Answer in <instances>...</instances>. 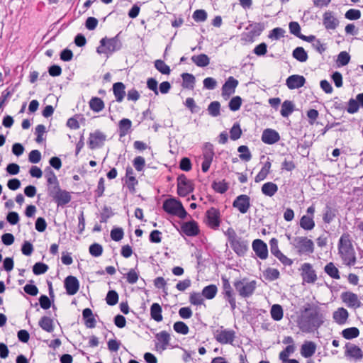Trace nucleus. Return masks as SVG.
Here are the masks:
<instances>
[{
	"mask_svg": "<svg viewBox=\"0 0 363 363\" xmlns=\"http://www.w3.org/2000/svg\"><path fill=\"white\" fill-rule=\"evenodd\" d=\"M324 319L318 306L307 303L298 318L297 325L303 333H310L318 330L324 323Z\"/></svg>",
	"mask_w": 363,
	"mask_h": 363,
	"instance_id": "f257e3e1",
	"label": "nucleus"
},
{
	"mask_svg": "<svg viewBox=\"0 0 363 363\" xmlns=\"http://www.w3.org/2000/svg\"><path fill=\"white\" fill-rule=\"evenodd\" d=\"M352 240L349 233H344L338 242V253L344 264L353 266L357 262L356 253L352 245Z\"/></svg>",
	"mask_w": 363,
	"mask_h": 363,
	"instance_id": "f03ea898",
	"label": "nucleus"
},
{
	"mask_svg": "<svg viewBox=\"0 0 363 363\" xmlns=\"http://www.w3.org/2000/svg\"><path fill=\"white\" fill-rule=\"evenodd\" d=\"M290 240V244L296 250L299 255H310L314 252V243L307 237L297 236L291 238V235H286Z\"/></svg>",
	"mask_w": 363,
	"mask_h": 363,
	"instance_id": "7ed1b4c3",
	"label": "nucleus"
},
{
	"mask_svg": "<svg viewBox=\"0 0 363 363\" xmlns=\"http://www.w3.org/2000/svg\"><path fill=\"white\" fill-rule=\"evenodd\" d=\"M233 286L241 298H248L254 294L257 289V281L255 280L250 281L246 277L241 279H238L233 281Z\"/></svg>",
	"mask_w": 363,
	"mask_h": 363,
	"instance_id": "20e7f679",
	"label": "nucleus"
},
{
	"mask_svg": "<svg viewBox=\"0 0 363 363\" xmlns=\"http://www.w3.org/2000/svg\"><path fill=\"white\" fill-rule=\"evenodd\" d=\"M221 296L224 301L229 304L231 311L233 312L237 308L236 294L230 284L229 279L225 275L221 276Z\"/></svg>",
	"mask_w": 363,
	"mask_h": 363,
	"instance_id": "39448f33",
	"label": "nucleus"
},
{
	"mask_svg": "<svg viewBox=\"0 0 363 363\" xmlns=\"http://www.w3.org/2000/svg\"><path fill=\"white\" fill-rule=\"evenodd\" d=\"M162 208L166 213L182 219H184L187 216V212L182 202L176 199H166L163 203Z\"/></svg>",
	"mask_w": 363,
	"mask_h": 363,
	"instance_id": "423d86ee",
	"label": "nucleus"
},
{
	"mask_svg": "<svg viewBox=\"0 0 363 363\" xmlns=\"http://www.w3.org/2000/svg\"><path fill=\"white\" fill-rule=\"evenodd\" d=\"M194 191L193 181L187 179L184 174L179 175L177 177V194L181 197H185Z\"/></svg>",
	"mask_w": 363,
	"mask_h": 363,
	"instance_id": "0eeeda50",
	"label": "nucleus"
},
{
	"mask_svg": "<svg viewBox=\"0 0 363 363\" xmlns=\"http://www.w3.org/2000/svg\"><path fill=\"white\" fill-rule=\"evenodd\" d=\"M206 224L212 230H218L221 223L220 211L218 208L211 207L205 214Z\"/></svg>",
	"mask_w": 363,
	"mask_h": 363,
	"instance_id": "6e6552de",
	"label": "nucleus"
},
{
	"mask_svg": "<svg viewBox=\"0 0 363 363\" xmlns=\"http://www.w3.org/2000/svg\"><path fill=\"white\" fill-rule=\"evenodd\" d=\"M214 155L215 153L213 144L209 142L205 143L203 147V160L201 164V169L203 172H207L209 170Z\"/></svg>",
	"mask_w": 363,
	"mask_h": 363,
	"instance_id": "1a4fd4ad",
	"label": "nucleus"
},
{
	"mask_svg": "<svg viewBox=\"0 0 363 363\" xmlns=\"http://www.w3.org/2000/svg\"><path fill=\"white\" fill-rule=\"evenodd\" d=\"M214 337L222 345L233 344L235 338V332L233 330L223 329L221 326L220 329L215 331Z\"/></svg>",
	"mask_w": 363,
	"mask_h": 363,
	"instance_id": "9d476101",
	"label": "nucleus"
},
{
	"mask_svg": "<svg viewBox=\"0 0 363 363\" xmlns=\"http://www.w3.org/2000/svg\"><path fill=\"white\" fill-rule=\"evenodd\" d=\"M264 29V25L263 23H250L246 28V30L248 31L242 33V39L246 41L252 42L256 37L261 35Z\"/></svg>",
	"mask_w": 363,
	"mask_h": 363,
	"instance_id": "9b49d317",
	"label": "nucleus"
},
{
	"mask_svg": "<svg viewBox=\"0 0 363 363\" xmlns=\"http://www.w3.org/2000/svg\"><path fill=\"white\" fill-rule=\"evenodd\" d=\"M345 356L347 359L357 362L363 358V352L359 346L347 342L345 345Z\"/></svg>",
	"mask_w": 363,
	"mask_h": 363,
	"instance_id": "f8f14e48",
	"label": "nucleus"
},
{
	"mask_svg": "<svg viewBox=\"0 0 363 363\" xmlns=\"http://www.w3.org/2000/svg\"><path fill=\"white\" fill-rule=\"evenodd\" d=\"M179 233L189 237H195L200 233L198 223L194 220L184 222L180 227Z\"/></svg>",
	"mask_w": 363,
	"mask_h": 363,
	"instance_id": "ddd939ff",
	"label": "nucleus"
},
{
	"mask_svg": "<svg viewBox=\"0 0 363 363\" xmlns=\"http://www.w3.org/2000/svg\"><path fill=\"white\" fill-rule=\"evenodd\" d=\"M301 275L303 281L311 284L314 283L317 280L316 272L313 269L311 264L303 263L301 265Z\"/></svg>",
	"mask_w": 363,
	"mask_h": 363,
	"instance_id": "4468645a",
	"label": "nucleus"
},
{
	"mask_svg": "<svg viewBox=\"0 0 363 363\" xmlns=\"http://www.w3.org/2000/svg\"><path fill=\"white\" fill-rule=\"evenodd\" d=\"M250 206V198L246 194L237 196L233 202V206L243 214L248 211Z\"/></svg>",
	"mask_w": 363,
	"mask_h": 363,
	"instance_id": "2eb2a0df",
	"label": "nucleus"
},
{
	"mask_svg": "<svg viewBox=\"0 0 363 363\" xmlns=\"http://www.w3.org/2000/svg\"><path fill=\"white\" fill-rule=\"evenodd\" d=\"M230 245L235 253L240 257L244 256L249 248L248 241L241 237H238Z\"/></svg>",
	"mask_w": 363,
	"mask_h": 363,
	"instance_id": "dca6fc26",
	"label": "nucleus"
},
{
	"mask_svg": "<svg viewBox=\"0 0 363 363\" xmlns=\"http://www.w3.org/2000/svg\"><path fill=\"white\" fill-rule=\"evenodd\" d=\"M97 52L106 58L111 56L113 52V38H102L100 45L97 48Z\"/></svg>",
	"mask_w": 363,
	"mask_h": 363,
	"instance_id": "f3484780",
	"label": "nucleus"
},
{
	"mask_svg": "<svg viewBox=\"0 0 363 363\" xmlns=\"http://www.w3.org/2000/svg\"><path fill=\"white\" fill-rule=\"evenodd\" d=\"M252 250L255 255L261 259H266L268 257V248L267 244L260 239H256L252 244Z\"/></svg>",
	"mask_w": 363,
	"mask_h": 363,
	"instance_id": "a211bd4d",
	"label": "nucleus"
},
{
	"mask_svg": "<svg viewBox=\"0 0 363 363\" xmlns=\"http://www.w3.org/2000/svg\"><path fill=\"white\" fill-rule=\"evenodd\" d=\"M261 139L264 143L272 145L279 141L280 135L277 130L267 128L263 130Z\"/></svg>",
	"mask_w": 363,
	"mask_h": 363,
	"instance_id": "6ab92c4d",
	"label": "nucleus"
},
{
	"mask_svg": "<svg viewBox=\"0 0 363 363\" xmlns=\"http://www.w3.org/2000/svg\"><path fill=\"white\" fill-rule=\"evenodd\" d=\"M64 284L66 292L68 295H74L79 291V282L75 277L68 276L66 277L64 281Z\"/></svg>",
	"mask_w": 363,
	"mask_h": 363,
	"instance_id": "aec40b11",
	"label": "nucleus"
},
{
	"mask_svg": "<svg viewBox=\"0 0 363 363\" xmlns=\"http://www.w3.org/2000/svg\"><path fill=\"white\" fill-rule=\"evenodd\" d=\"M306 79L302 75L293 74L289 76L286 80V85L289 89H299L304 86Z\"/></svg>",
	"mask_w": 363,
	"mask_h": 363,
	"instance_id": "412c9836",
	"label": "nucleus"
},
{
	"mask_svg": "<svg viewBox=\"0 0 363 363\" xmlns=\"http://www.w3.org/2000/svg\"><path fill=\"white\" fill-rule=\"evenodd\" d=\"M238 85V81L233 77H229L222 86V96H230L235 91Z\"/></svg>",
	"mask_w": 363,
	"mask_h": 363,
	"instance_id": "4be33fe9",
	"label": "nucleus"
},
{
	"mask_svg": "<svg viewBox=\"0 0 363 363\" xmlns=\"http://www.w3.org/2000/svg\"><path fill=\"white\" fill-rule=\"evenodd\" d=\"M106 140V135L99 131L91 133L89 138V146L91 149L101 147Z\"/></svg>",
	"mask_w": 363,
	"mask_h": 363,
	"instance_id": "5701e85b",
	"label": "nucleus"
},
{
	"mask_svg": "<svg viewBox=\"0 0 363 363\" xmlns=\"http://www.w3.org/2000/svg\"><path fill=\"white\" fill-rule=\"evenodd\" d=\"M341 298L349 307L358 308L360 306L357 295L352 292H343L341 294Z\"/></svg>",
	"mask_w": 363,
	"mask_h": 363,
	"instance_id": "b1692460",
	"label": "nucleus"
},
{
	"mask_svg": "<svg viewBox=\"0 0 363 363\" xmlns=\"http://www.w3.org/2000/svg\"><path fill=\"white\" fill-rule=\"evenodd\" d=\"M323 23L327 30H335L339 25V21L334 17L331 11H326L323 14Z\"/></svg>",
	"mask_w": 363,
	"mask_h": 363,
	"instance_id": "393cba45",
	"label": "nucleus"
},
{
	"mask_svg": "<svg viewBox=\"0 0 363 363\" xmlns=\"http://www.w3.org/2000/svg\"><path fill=\"white\" fill-rule=\"evenodd\" d=\"M316 351V345L313 341H305L301 345V354L305 358L312 357Z\"/></svg>",
	"mask_w": 363,
	"mask_h": 363,
	"instance_id": "a878e982",
	"label": "nucleus"
},
{
	"mask_svg": "<svg viewBox=\"0 0 363 363\" xmlns=\"http://www.w3.org/2000/svg\"><path fill=\"white\" fill-rule=\"evenodd\" d=\"M132 122L128 118H123L118 122V135L120 138L124 137L132 130Z\"/></svg>",
	"mask_w": 363,
	"mask_h": 363,
	"instance_id": "bb28decb",
	"label": "nucleus"
},
{
	"mask_svg": "<svg viewBox=\"0 0 363 363\" xmlns=\"http://www.w3.org/2000/svg\"><path fill=\"white\" fill-rule=\"evenodd\" d=\"M349 313L344 308H339L333 314V318L335 323L338 325H344L346 323Z\"/></svg>",
	"mask_w": 363,
	"mask_h": 363,
	"instance_id": "cd10ccee",
	"label": "nucleus"
},
{
	"mask_svg": "<svg viewBox=\"0 0 363 363\" xmlns=\"http://www.w3.org/2000/svg\"><path fill=\"white\" fill-rule=\"evenodd\" d=\"M181 77L182 78V86L184 89H194L196 83L195 77L189 73H182Z\"/></svg>",
	"mask_w": 363,
	"mask_h": 363,
	"instance_id": "c85d7f7f",
	"label": "nucleus"
},
{
	"mask_svg": "<svg viewBox=\"0 0 363 363\" xmlns=\"http://www.w3.org/2000/svg\"><path fill=\"white\" fill-rule=\"evenodd\" d=\"M71 196L66 190H61L53 199L58 206H63L71 201Z\"/></svg>",
	"mask_w": 363,
	"mask_h": 363,
	"instance_id": "c756f323",
	"label": "nucleus"
},
{
	"mask_svg": "<svg viewBox=\"0 0 363 363\" xmlns=\"http://www.w3.org/2000/svg\"><path fill=\"white\" fill-rule=\"evenodd\" d=\"M82 316L84 320V324L86 328H92L95 327L96 320L93 316L92 311L86 308L82 311Z\"/></svg>",
	"mask_w": 363,
	"mask_h": 363,
	"instance_id": "7c9ffc66",
	"label": "nucleus"
},
{
	"mask_svg": "<svg viewBox=\"0 0 363 363\" xmlns=\"http://www.w3.org/2000/svg\"><path fill=\"white\" fill-rule=\"evenodd\" d=\"M38 325L43 330L48 333H52L54 330L53 320L48 316H43L40 319Z\"/></svg>",
	"mask_w": 363,
	"mask_h": 363,
	"instance_id": "2f4dec72",
	"label": "nucleus"
},
{
	"mask_svg": "<svg viewBox=\"0 0 363 363\" xmlns=\"http://www.w3.org/2000/svg\"><path fill=\"white\" fill-rule=\"evenodd\" d=\"M261 191L264 195L272 197L277 192L278 186L272 182H268L262 185Z\"/></svg>",
	"mask_w": 363,
	"mask_h": 363,
	"instance_id": "473e14b6",
	"label": "nucleus"
},
{
	"mask_svg": "<svg viewBox=\"0 0 363 363\" xmlns=\"http://www.w3.org/2000/svg\"><path fill=\"white\" fill-rule=\"evenodd\" d=\"M191 60L196 66L200 67H206L210 63V59L206 54L193 55Z\"/></svg>",
	"mask_w": 363,
	"mask_h": 363,
	"instance_id": "72a5a7b5",
	"label": "nucleus"
},
{
	"mask_svg": "<svg viewBox=\"0 0 363 363\" xmlns=\"http://www.w3.org/2000/svg\"><path fill=\"white\" fill-rule=\"evenodd\" d=\"M155 337L159 342L161 343L160 348L162 350H166L170 341L169 334L167 331L163 330L156 334Z\"/></svg>",
	"mask_w": 363,
	"mask_h": 363,
	"instance_id": "f704fd0d",
	"label": "nucleus"
},
{
	"mask_svg": "<svg viewBox=\"0 0 363 363\" xmlns=\"http://www.w3.org/2000/svg\"><path fill=\"white\" fill-rule=\"evenodd\" d=\"M162 307L157 303H154L152 304L150 307V315L151 318L157 321L160 322L162 320Z\"/></svg>",
	"mask_w": 363,
	"mask_h": 363,
	"instance_id": "c9c22d12",
	"label": "nucleus"
},
{
	"mask_svg": "<svg viewBox=\"0 0 363 363\" xmlns=\"http://www.w3.org/2000/svg\"><path fill=\"white\" fill-rule=\"evenodd\" d=\"M299 225L305 230H311L315 227V222L311 216L304 215L301 218Z\"/></svg>",
	"mask_w": 363,
	"mask_h": 363,
	"instance_id": "e433bc0d",
	"label": "nucleus"
},
{
	"mask_svg": "<svg viewBox=\"0 0 363 363\" xmlns=\"http://www.w3.org/2000/svg\"><path fill=\"white\" fill-rule=\"evenodd\" d=\"M218 292V288L215 284H210L205 286L202 289L201 294L203 297H205L207 299H213L215 298Z\"/></svg>",
	"mask_w": 363,
	"mask_h": 363,
	"instance_id": "4c0bfd02",
	"label": "nucleus"
},
{
	"mask_svg": "<svg viewBox=\"0 0 363 363\" xmlns=\"http://www.w3.org/2000/svg\"><path fill=\"white\" fill-rule=\"evenodd\" d=\"M292 56L294 58L301 62H306L308 58L306 51L302 47H297L295 48L293 50Z\"/></svg>",
	"mask_w": 363,
	"mask_h": 363,
	"instance_id": "58836bf2",
	"label": "nucleus"
},
{
	"mask_svg": "<svg viewBox=\"0 0 363 363\" xmlns=\"http://www.w3.org/2000/svg\"><path fill=\"white\" fill-rule=\"evenodd\" d=\"M272 318L275 321H279L283 318L284 311L281 306L274 304L270 310Z\"/></svg>",
	"mask_w": 363,
	"mask_h": 363,
	"instance_id": "ea45409f",
	"label": "nucleus"
},
{
	"mask_svg": "<svg viewBox=\"0 0 363 363\" xmlns=\"http://www.w3.org/2000/svg\"><path fill=\"white\" fill-rule=\"evenodd\" d=\"M341 335L346 340H352L359 335V330L356 327H351L344 329L341 332Z\"/></svg>",
	"mask_w": 363,
	"mask_h": 363,
	"instance_id": "a19ab883",
	"label": "nucleus"
},
{
	"mask_svg": "<svg viewBox=\"0 0 363 363\" xmlns=\"http://www.w3.org/2000/svg\"><path fill=\"white\" fill-rule=\"evenodd\" d=\"M211 187L216 192L223 194L228 191L229 186L228 183L223 179L220 182H213Z\"/></svg>",
	"mask_w": 363,
	"mask_h": 363,
	"instance_id": "79ce46f5",
	"label": "nucleus"
},
{
	"mask_svg": "<svg viewBox=\"0 0 363 363\" xmlns=\"http://www.w3.org/2000/svg\"><path fill=\"white\" fill-rule=\"evenodd\" d=\"M263 275H264L265 279H267L269 281H272L277 280L279 278L280 273L277 269L268 267L263 272Z\"/></svg>",
	"mask_w": 363,
	"mask_h": 363,
	"instance_id": "37998d69",
	"label": "nucleus"
},
{
	"mask_svg": "<svg viewBox=\"0 0 363 363\" xmlns=\"http://www.w3.org/2000/svg\"><path fill=\"white\" fill-rule=\"evenodd\" d=\"M125 85L122 82H115V98L118 102H121L125 96Z\"/></svg>",
	"mask_w": 363,
	"mask_h": 363,
	"instance_id": "c03bdc74",
	"label": "nucleus"
},
{
	"mask_svg": "<svg viewBox=\"0 0 363 363\" xmlns=\"http://www.w3.org/2000/svg\"><path fill=\"white\" fill-rule=\"evenodd\" d=\"M294 111V104L292 101L286 100L283 102L281 109V115L283 117H288Z\"/></svg>",
	"mask_w": 363,
	"mask_h": 363,
	"instance_id": "a18cd8bd",
	"label": "nucleus"
},
{
	"mask_svg": "<svg viewBox=\"0 0 363 363\" xmlns=\"http://www.w3.org/2000/svg\"><path fill=\"white\" fill-rule=\"evenodd\" d=\"M324 270L325 272L333 279H339L340 278L339 270L333 262L327 264Z\"/></svg>",
	"mask_w": 363,
	"mask_h": 363,
	"instance_id": "49530a36",
	"label": "nucleus"
},
{
	"mask_svg": "<svg viewBox=\"0 0 363 363\" xmlns=\"http://www.w3.org/2000/svg\"><path fill=\"white\" fill-rule=\"evenodd\" d=\"M207 111L208 114L212 117H217L220 114V104L218 101L210 103L208 106Z\"/></svg>",
	"mask_w": 363,
	"mask_h": 363,
	"instance_id": "de8ad7c7",
	"label": "nucleus"
},
{
	"mask_svg": "<svg viewBox=\"0 0 363 363\" xmlns=\"http://www.w3.org/2000/svg\"><path fill=\"white\" fill-rule=\"evenodd\" d=\"M89 106L92 111L99 112L104 108V104L100 98L93 97L89 101Z\"/></svg>",
	"mask_w": 363,
	"mask_h": 363,
	"instance_id": "09e8293b",
	"label": "nucleus"
},
{
	"mask_svg": "<svg viewBox=\"0 0 363 363\" xmlns=\"http://www.w3.org/2000/svg\"><path fill=\"white\" fill-rule=\"evenodd\" d=\"M336 216L335 210L329 206H326L323 216V220L325 223H330Z\"/></svg>",
	"mask_w": 363,
	"mask_h": 363,
	"instance_id": "8fccbe9b",
	"label": "nucleus"
},
{
	"mask_svg": "<svg viewBox=\"0 0 363 363\" xmlns=\"http://www.w3.org/2000/svg\"><path fill=\"white\" fill-rule=\"evenodd\" d=\"M238 151L240 153L239 157L242 160L248 162L251 160L252 155L247 146L240 145L238 147Z\"/></svg>",
	"mask_w": 363,
	"mask_h": 363,
	"instance_id": "3c124183",
	"label": "nucleus"
},
{
	"mask_svg": "<svg viewBox=\"0 0 363 363\" xmlns=\"http://www.w3.org/2000/svg\"><path fill=\"white\" fill-rule=\"evenodd\" d=\"M173 328L175 332L182 335H187L189 332L188 325L182 321H177L174 323Z\"/></svg>",
	"mask_w": 363,
	"mask_h": 363,
	"instance_id": "603ef678",
	"label": "nucleus"
},
{
	"mask_svg": "<svg viewBox=\"0 0 363 363\" xmlns=\"http://www.w3.org/2000/svg\"><path fill=\"white\" fill-rule=\"evenodd\" d=\"M155 67L162 74H169L171 72L170 67L162 60H155Z\"/></svg>",
	"mask_w": 363,
	"mask_h": 363,
	"instance_id": "864d4df0",
	"label": "nucleus"
},
{
	"mask_svg": "<svg viewBox=\"0 0 363 363\" xmlns=\"http://www.w3.org/2000/svg\"><path fill=\"white\" fill-rule=\"evenodd\" d=\"M350 60V55L346 51H342L337 55V64L338 67L347 65Z\"/></svg>",
	"mask_w": 363,
	"mask_h": 363,
	"instance_id": "5fc2aeb1",
	"label": "nucleus"
},
{
	"mask_svg": "<svg viewBox=\"0 0 363 363\" xmlns=\"http://www.w3.org/2000/svg\"><path fill=\"white\" fill-rule=\"evenodd\" d=\"M189 303L194 306H201L203 303V298L201 294L192 292L189 296Z\"/></svg>",
	"mask_w": 363,
	"mask_h": 363,
	"instance_id": "6e6d98bb",
	"label": "nucleus"
},
{
	"mask_svg": "<svg viewBox=\"0 0 363 363\" xmlns=\"http://www.w3.org/2000/svg\"><path fill=\"white\" fill-rule=\"evenodd\" d=\"M242 98L239 96L233 97L228 103L230 110L232 111H238L242 105Z\"/></svg>",
	"mask_w": 363,
	"mask_h": 363,
	"instance_id": "4d7b16f0",
	"label": "nucleus"
},
{
	"mask_svg": "<svg viewBox=\"0 0 363 363\" xmlns=\"http://www.w3.org/2000/svg\"><path fill=\"white\" fill-rule=\"evenodd\" d=\"M242 130L239 123H235L230 130V138L232 140H236L241 137Z\"/></svg>",
	"mask_w": 363,
	"mask_h": 363,
	"instance_id": "13d9d810",
	"label": "nucleus"
},
{
	"mask_svg": "<svg viewBox=\"0 0 363 363\" xmlns=\"http://www.w3.org/2000/svg\"><path fill=\"white\" fill-rule=\"evenodd\" d=\"M295 346L294 345H288L286 347V348L284 350H283L280 353H279V359L283 362H285L286 360H288V357L289 356L294 353V351H295Z\"/></svg>",
	"mask_w": 363,
	"mask_h": 363,
	"instance_id": "bf43d9fd",
	"label": "nucleus"
},
{
	"mask_svg": "<svg viewBox=\"0 0 363 363\" xmlns=\"http://www.w3.org/2000/svg\"><path fill=\"white\" fill-rule=\"evenodd\" d=\"M184 105L189 109L191 113H197L200 111V107L197 106L193 98L189 97L186 99Z\"/></svg>",
	"mask_w": 363,
	"mask_h": 363,
	"instance_id": "052dcab7",
	"label": "nucleus"
},
{
	"mask_svg": "<svg viewBox=\"0 0 363 363\" xmlns=\"http://www.w3.org/2000/svg\"><path fill=\"white\" fill-rule=\"evenodd\" d=\"M48 269V266L43 262H37L33 267V272L35 275L45 274Z\"/></svg>",
	"mask_w": 363,
	"mask_h": 363,
	"instance_id": "680f3d73",
	"label": "nucleus"
},
{
	"mask_svg": "<svg viewBox=\"0 0 363 363\" xmlns=\"http://www.w3.org/2000/svg\"><path fill=\"white\" fill-rule=\"evenodd\" d=\"M192 17L196 22H203L207 18V13L203 9H197L194 12Z\"/></svg>",
	"mask_w": 363,
	"mask_h": 363,
	"instance_id": "e2e57ef3",
	"label": "nucleus"
},
{
	"mask_svg": "<svg viewBox=\"0 0 363 363\" xmlns=\"http://www.w3.org/2000/svg\"><path fill=\"white\" fill-rule=\"evenodd\" d=\"M125 276L127 282L130 284H135L139 278V274L135 269H130Z\"/></svg>",
	"mask_w": 363,
	"mask_h": 363,
	"instance_id": "0e129e2a",
	"label": "nucleus"
},
{
	"mask_svg": "<svg viewBox=\"0 0 363 363\" xmlns=\"http://www.w3.org/2000/svg\"><path fill=\"white\" fill-rule=\"evenodd\" d=\"M269 246L271 253L277 258L282 253L279 249L278 240L277 238H273L269 240Z\"/></svg>",
	"mask_w": 363,
	"mask_h": 363,
	"instance_id": "69168bd1",
	"label": "nucleus"
},
{
	"mask_svg": "<svg viewBox=\"0 0 363 363\" xmlns=\"http://www.w3.org/2000/svg\"><path fill=\"white\" fill-rule=\"evenodd\" d=\"M289 28L290 33L299 38V36L301 35V27L298 23L296 21H291L289 23Z\"/></svg>",
	"mask_w": 363,
	"mask_h": 363,
	"instance_id": "338daca9",
	"label": "nucleus"
},
{
	"mask_svg": "<svg viewBox=\"0 0 363 363\" xmlns=\"http://www.w3.org/2000/svg\"><path fill=\"white\" fill-rule=\"evenodd\" d=\"M284 33L285 30L283 28L277 27L270 31L269 38L271 39L279 40L284 36Z\"/></svg>",
	"mask_w": 363,
	"mask_h": 363,
	"instance_id": "774afa93",
	"label": "nucleus"
}]
</instances>
